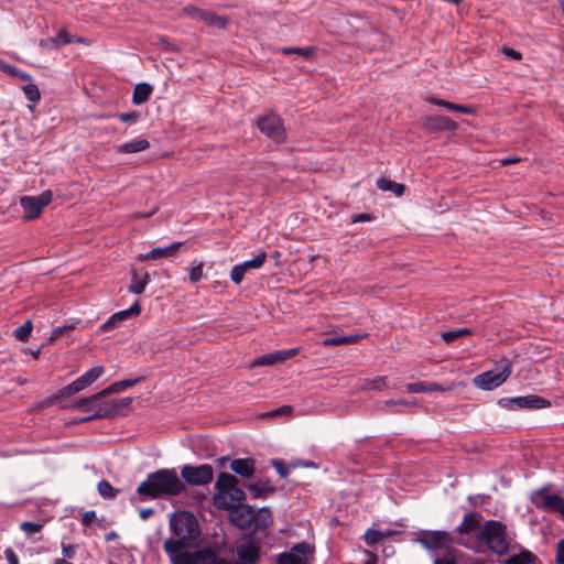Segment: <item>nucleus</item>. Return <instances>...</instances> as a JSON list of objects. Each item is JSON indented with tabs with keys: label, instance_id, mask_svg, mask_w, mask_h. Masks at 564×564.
<instances>
[{
	"label": "nucleus",
	"instance_id": "nucleus-1",
	"mask_svg": "<svg viewBox=\"0 0 564 564\" xmlns=\"http://www.w3.org/2000/svg\"><path fill=\"white\" fill-rule=\"evenodd\" d=\"M171 536L163 543L164 552L181 549H196L199 544L200 527L196 517L188 511H178L169 521Z\"/></svg>",
	"mask_w": 564,
	"mask_h": 564
},
{
	"label": "nucleus",
	"instance_id": "nucleus-2",
	"mask_svg": "<svg viewBox=\"0 0 564 564\" xmlns=\"http://www.w3.org/2000/svg\"><path fill=\"white\" fill-rule=\"evenodd\" d=\"M185 489L186 485L175 469L161 468L150 473L138 486L137 492L142 498L159 499L180 496Z\"/></svg>",
	"mask_w": 564,
	"mask_h": 564
},
{
	"label": "nucleus",
	"instance_id": "nucleus-3",
	"mask_svg": "<svg viewBox=\"0 0 564 564\" xmlns=\"http://www.w3.org/2000/svg\"><path fill=\"white\" fill-rule=\"evenodd\" d=\"M476 536L478 541L484 542L491 552L498 555H503L509 550L506 527L499 521H486L478 530Z\"/></svg>",
	"mask_w": 564,
	"mask_h": 564
},
{
	"label": "nucleus",
	"instance_id": "nucleus-4",
	"mask_svg": "<svg viewBox=\"0 0 564 564\" xmlns=\"http://www.w3.org/2000/svg\"><path fill=\"white\" fill-rule=\"evenodd\" d=\"M254 124L261 133L278 144L283 143L286 140V130L283 119L273 111H268L264 115L259 116L256 119Z\"/></svg>",
	"mask_w": 564,
	"mask_h": 564
},
{
	"label": "nucleus",
	"instance_id": "nucleus-5",
	"mask_svg": "<svg viewBox=\"0 0 564 564\" xmlns=\"http://www.w3.org/2000/svg\"><path fill=\"white\" fill-rule=\"evenodd\" d=\"M510 375L511 364L505 359L496 369L485 371L474 377L473 384L478 389L490 391L501 386Z\"/></svg>",
	"mask_w": 564,
	"mask_h": 564
},
{
	"label": "nucleus",
	"instance_id": "nucleus-6",
	"mask_svg": "<svg viewBox=\"0 0 564 564\" xmlns=\"http://www.w3.org/2000/svg\"><path fill=\"white\" fill-rule=\"evenodd\" d=\"M181 477L184 479L183 482L189 486H206L214 478V469L208 464L184 465L181 468Z\"/></svg>",
	"mask_w": 564,
	"mask_h": 564
},
{
	"label": "nucleus",
	"instance_id": "nucleus-7",
	"mask_svg": "<svg viewBox=\"0 0 564 564\" xmlns=\"http://www.w3.org/2000/svg\"><path fill=\"white\" fill-rule=\"evenodd\" d=\"M498 404L502 408L514 410V409H543L551 405V402L542 397L535 394L501 398L498 400Z\"/></svg>",
	"mask_w": 564,
	"mask_h": 564
},
{
	"label": "nucleus",
	"instance_id": "nucleus-8",
	"mask_svg": "<svg viewBox=\"0 0 564 564\" xmlns=\"http://www.w3.org/2000/svg\"><path fill=\"white\" fill-rule=\"evenodd\" d=\"M105 372V368L102 366H96L91 369L84 372L80 377L74 380L72 383L65 386L59 391L61 397H70L79 391L84 390L91 383H94L98 378H100Z\"/></svg>",
	"mask_w": 564,
	"mask_h": 564
},
{
	"label": "nucleus",
	"instance_id": "nucleus-9",
	"mask_svg": "<svg viewBox=\"0 0 564 564\" xmlns=\"http://www.w3.org/2000/svg\"><path fill=\"white\" fill-rule=\"evenodd\" d=\"M52 200V192L45 191L39 196H23L20 198V205L24 210L26 219L37 218L43 208Z\"/></svg>",
	"mask_w": 564,
	"mask_h": 564
},
{
	"label": "nucleus",
	"instance_id": "nucleus-10",
	"mask_svg": "<svg viewBox=\"0 0 564 564\" xmlns=\"http://www.w3.org/2000/svg\"><path fill=\"white\" fill-rule=\"evenodd\" d=\"M313 550L306 542L297 543L288 552L278 555V564H307L308 556Z\"/></svg>",
	"mask_w": 564,
	"mask_h": 564
},
{
	"label": "nucleus",
	"instance_id": "nucleus-11",
	"mask_svg": "<svg viewBox=\"0 0 564 564\" xmlns=\"http://www.w3.org/2000/svg\"><path fill=\"white\" fill-rule=\"evenodd\" d=\"M417 542L427 550H440L453 543V538L446 531H422Z\"/></svg>",
	"mask_w": 564,
	"mask_h": 564
},
{
	"label": "nucleus",
	"instance_id": "nucleus-12",
	"mask_svg": "<svg viewBox=\"0 0 564 564\" xmlns=\"http://www.w3.org/2000/svg\"><path fill=\"white\" fill-rule=\"evenodd\" d=\"M227 511L230 522L241 530L249 529L256 520V510L249 505L236 506Z\"/></svg>",
	"mask_w": 564,
	"mask_h": 564
},
{
	"label": "nucleus",
	"instance_id": "nucleus-13",
	"mask_svg": "<svg viewBox=\"0 0 564 564\" xmlns=\"http://www.w3.org/2000/svg\"><path fill=\"white\" fill-rule=\"evenodd\" d=\"M246 499L245 491L236 485L234 488L228 490L224 495H215L214 506L219 510L231 509L232 507L245 505L243 500Z\"/></svg>",
	"mask_w": 564,
	"mask_h": 564
},
{
	"label": "nucleus",
	"instance_id": "nucleus-14",
	"mask_svg": "<svg viewBox=\"0 0 564 564\" xmlns=\"http://www.w3.org/2000/svg\"><path fill=\"white\" fill-rule=\"evenodd\" d=\"M124 415L126 412L118 410L113 399L110 401H102L101 399L96 404V411L91 415L82 419L80 422H89L99 419H112L116 416Z\"/></svg>",
	"mask_w": 564,
	"mask_h": 564
},
{
	"label": "nucleus",
	"instance_id": "nucleus-15",
	"mask_svg": "<svg viewBox=\"0 0 564 564\" xmlns=\"http://www.w3.org/2000/svg\"><path fill=\"white\" fill-rule=\"evenodd\" d=\"M141 312V304L135 301L129 308L112 314L101 326L102 332H109L120 326V324L131 316H137Z\"/></svg>",
	"mask_w": 564,
	"mask_h": 564
},
{
	"label": "nucleus",
	"instance_id": "nucleus-16",
	"mask_svg": "<svg viewBox=\"0 0 564 564\" xmlns=\"http://www.w3.org/2000/svg\"><path fill=\"white\" fill-rule=\"evenodd\" d=\"M165 553L171 564H200L198 549H181Z\"/></svg>",
	"mask_w": 564,
	"mask_h": 564
},
{
	"label": "nucleus",
	"instance_id": "nucleus-17",
	"mask_svg": "<svg viewBox=\"0 0 564 564\" xmlns=\"http://www.w3.org/2000/svg\"><path fill=\"white\" fill-rule=\"evenodd\" d=\"M183 245L184 242H173L172 245L166 247H155L148 253L140 254L138 257V260L144 261L175 257Z\"/></svg>",
	"mask_w": 564,
	"mask_h": 564
},
{
	"label": "nucleus",
	"instance_id": "nucleus-18",
	"mask_svg": "<svg viewBox=\"0 0 564 564\" xmlns=\"http://www.w3.org/2000/svg\"><path fill=\"white\" fill-rule=\"evenodd\" d=\"M237 555L239 563L257 564L260 558V546L250 540L238 547Z\"/></svg>",
	"mask_w": 564,
	"mask_h": 564
},
{
	"label": "nucleus",
	"instance_id": "nucleus-19",
	"mask_svg": "<svg viewBox=\"0 0 564 564\" xmlns=\"http://www.w3.org/2000/svg\"><path fill=\"white\" fill-rule=\"evenodd\" d=\"M424 126L432 131H453L457 122L449 117L435 115L426 117Z\"/></svg>",
	"mask_w": 564,
	"mask_h": 564
},
{
	"label": "nucleus",
	"instance_id": "nucleus-20",
	"mask_svg": "<svg viewBox=\"0 0 564 564\" xmlns=\"http://www.w3.org/2000/svg\"><path fill=\"white\" fill-rule=\"evenodd\" d=\"M481 514L479 512H468L464 516L463 521L456 528L460 535L470 534L471 532L480 529Z\"/></svg>",
	"mask_w": 564,
	"mask_h": 564
},
{
	"label": "nucleus",
	"instance_id": "nucleus-21",
	"mask_svg": "<svg viewBox=\"0 0 564 564\" xmlns=\"http://www.w3.org/2000/svg\"><path fill=\"white\" fill-rule=\"evenodd\" d=\"M230 469L243 478H250L254 473V459L252 458H236L230 463Z\"/></svg>",
	"mask_w": 564,
	"mask_h": 564
},
{
	"label": "nucleus",
	"instance_id": "nucleus-22",
	"mask_svg": "<svg viewBox=\"0 0 564 564\" xmlns=\"http://www.w3.org/2000/svg\"><path fill=\"white\" fill-rule=\"evenodd\" d=\"M540 508L557 512L564 518V498L557 494L544 495Z\"/></svg>",
	"mask_w": 564,
	"mask_h": 564
},
{
	"label": "nucleus",
	"instance_id": "nucleus-23",
	"mask_svg": "<svg viewBox=\"0 0 564 564\" xmlns=\"http://www.w3.org/2000/svg\"><path fill=\"white\" fill-rule=\"evenodd\" d=\"M367 337V334H354V335H334L325 338L323 340L324 347H332V346H340V345H349V344H356Z\"/></svg>",
	"mask_w": 564,
	"mask_h": 564
},
{
	"label": "nucleus",
	"instance_id": "nucleus-24",
	"mask_svg": "<svg viewBox=\"0 0 564 564\" xmlns=\"http://www.w3.org/2000/svg\"><path fill=\"white\" fill-rule=\"evenodd\" d=\"M150 274L144 271L142 274H139L138 271L132 270L131 271V283L129 285V292L132 294H142L147 288V285L150 283Z\"/></svg>",
	"mask_w": 564,
	"mask_h": 564
},
{
	"label": "nucleus",
	"instance_id": "nucleus-25",
	"mask_svg": "<svg viewBox=\"0 0 564 564\" xmlns=\"http://www.w3.org/2000/svg\"><path fill=\"white\" fill-rule=\"evenodd\" d=\"M150 148V142L147 139L131 140L116 147L118 153H137L145 151Z\"/></svg>",
	"mask_w": 564,
	"mask_h": 564
},
{
	"label": "nucleus",
	"instance_id": "nucleus-26",
	"mask_svg": "<svg viewBox=\"0 0 564 564\" xmlns=\"http://www.w3.org/2000/svg\"><path fill=\"white\" fill-rule=\"evenodd\" d=\"M236 485H238V479L236 476L229 474V473H220L217 477L215 487L217 489L216 495H224L231 488H234Z\"/></svg>",
	"mask_w": 564,
	"mask_h": 564
},
{
	"label": "nucleus",
	"instance_id": "nucleus-27",
	"mask_svg": "<svg viewBox=\"0 0 564 564\" xmlns=\"http://www.w3.org/2000/svg\"><path fill=\"white\" fill-rule=\"evenodd\" d=\"M141 380H142V377H138L134 379H124L121 381L113 382L112 384H110L109 387H107L106 389L100 391V394L102 395V398H105L106 395L111 394V393H119L123 390H127L128 388L133 387L134 384L139 383Z\"/></svg>",
	"mask_w": 564,
	"mask_h": 564
},
{
	"label": "nucleus",
	"instance_id": "nucleus-28",
	"mask_svg": "<svg viewBox=\"0 0 564 564\" xmlns=\"http://www.w3.org/2000/svg\"><path fill=\"white\" fill-rule=\"evenodd\" d=\"M152 91H153V88L150 84H148V83L137 84L133 89V94H132V102L134 105L144 104L145 101L149 100Z\"/></svg>",
	"mask_w": 564,
	"mask_h": 564
},
{
	"label": "nucleus",
	"instance_id": "nucleus-29",
	"mask_svg": "<svg viewBox=\"0 0 564 564\" xmlns=\"http://www.w3.org/2000/svg\"><path fill=\"white\" fill-rule=\"evenodd\" d=\"M198 554L200 564H230L210 547L198 549Z\"/></svg>",
	"mask_w": 564,
	"mask_h": 564
},
{
	"label": "nucleus",
	"instance_id": "nucleus-30",
	"mask_svg": "<svg viewBox=\"0 0 564 564\" xmlns=\"http://www.w3.org/2000/svg\"><path fill=\"white\" fill-rule=\"evenodd\" d=\"M248 490L250 491L252 497L261 498L267 496L268 494H272L274 491V487L271 485V481L269 479H265L249 485Z\"/></svg>",
	"mask_w": 564,
	"mask_h": 564
},
{
	"label": "nucleus",
	"instance_id": "nucleus-31",
	"mask_svg": "<svg viewBox=\"0 0 564 564\" xmlns=\"http://www.w3.org/2000/svg\"><path fill=\"white\" fill-rule=\"evenodd\" d=\"M101 399L104 398L100 394V392L95 393L90 397L80 398L73 404V409L82 411H96V404Z\"/></svg>",
	"mask_w": 564,
	"mask_h": 564
},
{
	"label": "nucleus",
	"instance_id": "nucleus-32",
	"mask_svg": "<svg viewBox=\"0 0 564 564\" xmlns=\"http://www.w3.org/2000/svg\"><path fill=\"white\" fill-rule=\"evenodd\" d=\"M408 392L412 393H423V392H434V391H445L440 384L435 382H412L406 386Z\"/></svg>",
	"mask_w": 564,
	"mask_h": 564
},
{
	"label": "nucleus",
	"instance_id": "nucleus-33",
	"mask_svg": "<svg viewBox=\"0 0 564 564\" xmlns=\"http://www.w3.org/2000/svg\"><path fill=\"white\" fill-rule=\"evenodd\" d=\"M377 187L381 191H390L397 196H402L405 191V186L401 183H395L384 177H380L377 180Z\"/></svg>",
	"mask_w": 564,
	"mask_h": 564
},
{
	"label": "nucleus",
	"instance_id": "nucleus-34",
	"mask_svg": "<svg viewBox=\"0 0 564 564\" xmlns=\"http://www.w3.org/2000/svg\"><path fill=\"white\" fill-rule=\"evenodd\" d=\"M538 560L536 555L524 549L520 553L511 555L506 564H535Z\"/></svg>",
	"mask_w": 564,
	"mask_h": 564
},
{
	"label": "nucleus",
	"instance_id": "nucleus-35",
	"mask_svg": "<svg viewBox=\"0 0 564 564\" xmlns=\"http://www.w3.org/2000/svg\"><path fill=\"white\" fill-rule=\"evenodd\" d=\"M283 356L281 350H276L270 354H265L257 358L253 362V366L262 367V366H271L278 362H283Z\"/></svg>",
	"mask_w": 564,
	"mask_h": 564
},
{
	"label": "nucleus",
	"instance_id": "nucleus-36",
	"mask_svg": "<svg viewBox=\"0 0 564 564\" xmlns=\"http://www.w3.org/2000/svg\"><path fill=\"white\" fill-rule=\"evenodd\" d=\"M390 535L391 531L383 532L379 530L368 529L362 538L367 545L372 546Z\"/></svg>",
	"mask_w": 564,
	"mask_h": 564
},
{
	"label": "nucleus",
	"instance_id": "nucleus-37",
	"mask_svg": "<svg viewBox=\"0 0 564 564\" xmlns=\"http://www.w3.org/2000/svg\"><path fill=\"white\" fill-rule=\"evenodd\" d=\"M97 490L99 495L105 499H115L119 494V489L113 488L112 485L106 479H102L97 484Z\"/></svg>",
	"mask_w": 564,
	"mask_h": 564
},
{
	"label": "nucleus",
	"instance_id": "nucleus-38",
	"mask_svg": "<svg viewBox=\"0 0 564 564\" xmlns=\"http://www.w3.org/2000/svg\"><path fill=\"white\" fill-rule=\"evenodd\" d=\"M279 52H281L284 55L296 54L305 59H308L314 53V47H282L279 48Z\"/></svg>",
	"mask_w": 564,
	"mask_h": 564
},
{
	"label": "nucleus",
	"instance_id": "nucleus-39",
	"mask_svg": "<svg viewBox=\"0 0 564 564\" xmlns=\"http://www.w3.org/2000/svg\"><path fill=\"white\" fill-rule=\"evenodd\" d=\"M33 329L32 321L28 319L24 324L14 329L13 335L20 341H26Z\"/></svg>",
	"mask_w": 564,
	"mask_h": 564
},
{
	"label": "nucleus",
	"instance_id": "nucleus-40",
	"mask_svg": "<svg viewBox=\"0 0 564 564\" xmlns=\"http://www.w3.org/2000/svg\"><path fill=\"white\" fill-rule=\"evenodd\" d=\"M53 39L56 42L57 48H59V47H62V46H64L66 44H70L73 42H78V43H83L84 42L83 39H74L70 34H68V32L65 29H62L56 34V36H54Z\"/></svg>",
	"mask_w": 564,
	"mask_h": 564
},
{
	"label": "nucleus",
	"instance_id": "nucleus-41",
	"mask_svg": "<svg viewBox=\"0 0 564 564\" xmlns=\"http://www.w3.org/2000/svg\"><path fill=\"white\" fill-rule=\"evenodd\" d=\"M228 23L229 20L227 17L218 15L215 12L210 11V14L207 20V25L224 30L227 28Z\"/></svg>",
	"mask_w": 564,
	"mask_h": 564
},
{
	"label": "nucleus",
	"instance_id": "nucleus-42",
	"mask_svg": "<svg viewBox=\"0 0 564 564\" xmlns=\"http://www.w3.org/2000/svg\"><path fill=\"white\" fill-rule=\"evenodd\" d=\"M267 259L265 252H260L258 256H256L253 259L245 261L240 263V265L248 271L249 269H260Z\"/></svg>",
	"mask_w": 564,
	"mask_h": 564
},
{
	"label": "nucleus",
	"instance_id": "nucleus-43",
	"mask_svg": "<svg viewBox=\"0 0 564 564\" xmlns=\"http://www.w3.org/2000/svg\"><path fill=\"white\" fill-rule=\"evenodd\" d=\"M74 329H75L74 324H66V325L57 326V327L53 328L48 340L51 343H53L56 339H58L59 337H62L64 335H68V333L73 332Z\"/></svg>",
	"mask_w": 564,
	"mask_h": 564
},
{
	"label": "nucleus",
	"instance_id": "nucleus-44",
	"mask_svg": "<svg viewBox=\"0 0 564 564\" xmlns=\"http://www.w3.org/2000/svg\"><path fill=\"white\" fill-rule=\"evenodd\" d=\"M26 99L31 102H37L41 98L39 87L35 84H26L22 87Z\"/></svg>",
	"mask_w": 564,
	"mask_h": 564
},
{
	"label": "nucleus",
	"instance_id": "nucleus-45",
	"mask_svg": "<svg viewBox=\"0 0 564 564\" xmlns=\"http://www.w3.org/2000/svg\"><path fill=\"white\" fill-rule=\"evenodd\" d=\"M444 108L449 111H457L465 115H473L475 112V108L467 105H458L451 101H446Z\"/></svg>",
	"mask_w": 564,
	"mask_h": 564
},
{
	"label": "nucleus",
	"instance_id": "nucleus-46",
	"mask_svg": "<svg viewBox=\"0 0 564 564\" xmlns=\"http://www.w3.org/2000/svg\"><path fill=\"white\" fill-rule=\"evenodd\" d=\"M246 273H247V271L240 264H236L232 267V269L230 271V280L235 284H240L241 281L243 280Z\"/></svg>",
	"mask_w": 564,
	"mask_h": 564
},
{
	"label": "nucleus",
	"instance_id": "nucleus-47",
	"mask_svg": "<svg viewBox=\"0 0 564 564\" xmlns=\"http://www.w3.org/2000/svg\"><path fill=\"white\" fill-rule=\"evenodd\" d=\"M203 11H204V9H200L195 6H186L182 10L184 15H186L195 21H199V19L202 18Z\"/></svg>",
	"mask_w": 564,
	"mask_h": 564
},
{
	"label": "nucleus",
	"instance_id": "nucleus-48",
	"mask_svg": "<svg viewBox=\"0 0 564 564\" xmlns=\"http://www.w3.org/2000/svg\"><path fill=\"white\" fill-rule=\"evenodd\" d=\"M256 525L265 527L269 522H271V513L268 509H261L258 512L256 511Z\"/></svg>",
	"mask_w": 564,
	"mask_h": 564
},
{
	"label": "nucleus",
	"instance_id": "nucleus-49",
	"mask_svg": "<svg viewBox=\"0 0 564 564\" xmlns=\"http://www.w3.org/2000/svg\"><path fill=\"white\" fill-rule=\"evenodd\" d=\"M365 387H367L370 390H383L384 388H387V377H378L376 379L369 380L367 381Z\"/></svg>",
	"mask_w": 564,
	"mask_h": 564
},
{
	"label": "nucleus",
	"instance_id": "nucleus-50",
	"mask_svg": "<svg viewBox=\"0 0 564 564\" xmlns=\"http://www.w3.org/2000/svg\"><path fill=\"white\" fill-rule=\"evenodd\" d=\"M43 525L37 522L24 521L20 524V529L28 534H35L42 530Z\"/></svg>",
	"mask_w": 564,
	"mask_h": 564
},
{
	"label": "nucleus",
	"instance_id": "nucleus-51",
	"mask_svg": "<svg viewBox=\"0 0 564 564\" xmlns=\"http://www.w3.org/2000/svg\"><path fill=\"white\" fill-rule=\"evenodd\" d=\"M77 553V545L62 543L63 558H74Z\"/></svg>",
	"mask_w": 564,
	"mask_h": 564
},
{
	"label": "nucleus",
	"instance_id": "nucleus-52",
	"mask_svg": "<svg viewBox=\"0 0 564 564\" xmlns=\"http://www.w3.org/2000/svg\"><path fill=\"white\" fill-rule=\"evenodd\" d=\"M203 276V264L198 263L197 265L193 267L189 271L188 279L192 283L198 282Z\"/></svg>",
	"mask_w": 564,
	"mask_h": 564
},
{
	"label": "nucleus",
	"instance_id": "nucleus-53",
	"mask_svg": "<svg viewBox=\"0 0 564 564\" xmlns=\"http://www.w3.org/2000/svg\"><path fill=\"white\" fill-rule=\"evenodd\" d=\"M272 466L275 468L281 478H286L289 475V468L281 459H273Z\"/></svg>",
	"mask_w": 564,
	"mask_h": 564
},
{
	"label": "nucleus",
	"instance_id": "nucleus-54",
	"mask_svg": "<svg viewBox=\"0 0 564 564\" xmlns=\"http://www.w3.org/2000/svg\"><path fill=\"white\" fill-rule=\"evenodd\" d=\"M113 400H115V403H116L118 410L124 411L126 415H127L128 414V409L130 408V405L132 403V398L124 397V398H117V399H113Z\"/></svg>",
	"mask_w": 564,
	"mask_h": 564
},
{
	"label": "nucleus",
	"instance_id": "nucleus-55",
	"mask_svg": "<svg viewBox=\"0 0 564 564\" xmlns=\"http://www.w3.org/2000/svg\"><path fill=\"white\" fill-rule=\"evenodd\" d=\"M375 216L368 213L354 214L350 216V221L352 224L364 223V221H372Z\"/></svg>",
	"mask_w": 564,
	"mask_h": 564
},
{
	"label": "nucleus",
	"instance_id": "nucleus-56",
	"mask_svg": "<svg viewBox=\"0 0 564 564\" xmlns=\"http://www.w3.org/2000/svg\"><path fill=\"white\" fill-rule=\"evenodd\" d=\"M140 117L139 112L137 111H130L118 115V119L121 122H135L138 118Z\"/></svg>",
	"mask_w": 564,
	"mask_h": 564
},
{
	"label": "nucleus",
	"instance_id": "nucleus-57",
	"mask_svg": "<svg viewBox=\"0 0 564 564\" xmlns=\"http://www.w3.org/2000/svg\"><path fill=\"white\" fill-rule=\"evenodd\" d=\"M39 46L42 50H46V51L57 48L56 42L54 41L53 37H46V39L40 40Z\"/></svg>",
	"mask_w": 564,
	"mask_h": 564
},
{
	"label": "nucleus",
	"instance_id": "nucleus-58",
	"mask_svg": "<svg viewBox=\"0 0 564 564\" xmlns=\"http://www.w3.org/2000/svg\"><path fill=\"white\" fill-rule=\"evenodd\" d=\"M95 519H96L95 510H88V511L84 512V514L82 517V523L85 527H89V525H91V523L94 522Z\"/></svg>",
	"mask_w": 564,
	"mask_h": 564
},
{
	"label": "nucleus",
	"instance_id": "nucleus-59",
	"mask_svg": "<svg viewBox=\"0 0 564 564\" xmlns=\"http://www.w3.org/2000/svg\"><path fill=\"white\" fill-rule=\"evenodd\" d=\"M4 557L8 562V564H19V558L13 549L8 547L4 551Z\"/></svg>",
	"mask_w": 564,
	"mask_h": 564
},
{
	"label": "nucleus",
	"instance_id": "nucleus-60",
	"mask_svg": "<svg viewBox=\"0 0 564 564\" xmlns=\"http://www.w3.org/2000/svg\"><path fill=\"white\" fill-rule=\"evenodd\" d=\"M292 412V408L290 405H283L279 409H275L268 413L269 416H279L283 414H290Z\"/></svg>",
	"mask_w": 564,
	"mask_h": 564
},
{
	"label": "nucleus",
	"instance_id": "nucleus-61",
	"mask_svg": "<svg viewBox=\"0 0 564 564\" xmlns=\"http://www.w3.org/2000/svg\"><path fill=\"white\" fill-rule=\"evenodd\" d=\"M442 338L446 344H451L459 338L456 330H449L442 334Z\"/></svg>",
	"mask_w": 564,
	"mask_h": 564
},
{
	"label": "nucleus",
	"instance_id": "nucleus-62",
	"mask_svg": "<svg viewBox=\"0 0 564 564\" xmlns=\"http://www.w3.org/2000/svg\"><path fill=\"white\" fill-rule=\"evenodd\" d=\"M556 562L558 564H564V540H561L557 543Z\"/></svg>",
	"mask_w": 564,
	"mask_h": 564
},
{
	"label": "nucleus",
	"instance_id": "nucleus-63",
	"mask_svg": "<svg viewBox=\"0 0 564 564\" xmlns=\"http://www.w3.org/2000/svg\"><path fill=\"white\" fill-rule=\"evenodd\" d=\"M503 53L513 61H520L522 58V54L513 48H505Z\"/></svg>",
	"mask_w": 564,
	"mask_h": 564
},
{
	"label": "nucleus",
	"instance_id": "nucleus-64",
	"mask_svg": "<svg viewBox=\"0 0 564 564\" xmlns=\"http://www.w3.org/2000/svg\"><path fill=\"white\" fill-rule=\"evenodd\" d=\"M434 564H456V560L453 556L437 557Z\"/></svg>",
	"mask_w": 564,
	"mask_h": 564
}]
</instances>
